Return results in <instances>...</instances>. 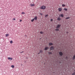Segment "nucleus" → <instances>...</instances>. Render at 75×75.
I'll return each instance as SVG.
<instances>
[{"label":"nucleus","instance_id":"nucleus-30","mask_svg":"<svg viewBox=\"0 0 75 75\" xmlns=\"http://www.w3.org/2000/svg\"><path fill=\"white\" fill-rule=\"evenodd\" d=\"M53 21V20L52 19H51V21Z\"/></svg>","mask_w":75,"mask_h":75},{"label":"nucleus","instance_id":"nucleus-25","mask_svg":"<svg viewBox=\"0 0 75 75\" xmlns=\"http://www.w3.org/2000/svg\"><path fill=\"white\" fill-rule=\"evenodd\" d=\"M55 30L56 31H59V29H55Z\"/></svg>","mask_w":75,"mask_h":75},{"label":"nucleus","instance_id":"nucleus-31","mask_svg":"<svg viewBox=\"0 0 75 75\" xmlns=\"http://www.w3.org/2000/svg\"><path fill=\"white\" fill-rule=\"evenodd\" d=\"M40 15H41V16H42V13H40Z\"/></svg>","mask_w":75,"mask_h":75},{"label":"nucleus","instance_id":"nucleus-13","mask_svg":"<svg viewBox=\"0 0 75 75\" xmlns=\"http://www.w3.org/2000/svg\"><path fill=\"white\" fill-rule=\"evenodd\" d=\"M11 68H14V65H12L11 66Z\"/></svg>","mask_w":75,"mask_h":75},{"label":"nucleus","instance_id":"nucleus-15","mask_svg":"<svg viewBox=\"0 0 75 75\" xmlns=\"http://www.w3.org/2000/svg\"><path fill=\"white\" fill-rule=\"evenodd\" d=\"M64 10H65V11H67L68 10V9L66 8H64Z\"/></svg>","mask_w":75,"mask_h":75},{"label":"nucleus","instance_id":"nucleus-14","mask_svg":"<svg viewBox=\"0 0 75 75\" xmlns=\"http://www.w3.org/2000/svg\"><path fill=\"white\" fill-rule=\"evenodd\" d=\"M57 20H58L59 21L61 20V18H57Z\"/></svg>","mask_w":75,"mask_h":75},{"label":"nucleus","instance_id":"nucleus-6","mask_svg":"<svg viewBox=\"0 0 75 75\" xmlns=\"http://www.w3.org/2000/svg\"><path fill=\"white\" fill-rule=\"evenodd\" d=\"M50 49L51 50H54V47L52 46L50 47Z\"/></svg>","mask_w":75,"mask_h":75},{"label":"nucleus","instance_id":"nucleus-23","mask_svg":"<svg viewBox=\"0 0 75 75\" xmlns=\"http://www.w3.org/2000/svg\"><path fill=\"white\" fill-rule=\"evenodd\" d=\"M70 18L69 17L66 18V19H69V18Z\"/></svg>","mask_w":75,"mask_h":75},{"label":"nucleus","instance_id":"nucleus-29","mask_svg":"<svg viewBox=\"0 0 75 75\" xmlns=\"http://www.w3.org/2000/svg\"><path fill=\"white\" fill-rule=\"evenodd\" d=\"M42 52V51L41 50L40 51V52Z\"/></svg>","mask_w":75,"mask_h":75},{"label":"nucleus","instance_id":"nucleus-11","mask_svg":"<svg viewBox=\"0 0 75 75\" xmlns=\"http://www.w3.org/2000/svg\"><path fill=\"white\" fill-rule=\"evenodd\" d=\"M5 36H6V37H7L8 36H9V34H6L5 35Z\"/></svg>","mask_w":75,"mask_h":75},{"label":"nucleus","instance_id":"nucleus-27","mask_svg":"<svg viewBox=\"0 0 75 75\" xmlns=\"http://www.w3.org/2000/svg\"><path fill=\"white\" fill-rule=\"evenodd\" d=\"M72 75H75V72L72 74Z\"/></svg>","mask_w":75,"mask_h":75},{"label":"nucleus","instance_id":"nucleus-3","mask_svg":"<svg viewBox=\"0 0 75 75\" xmlns=\"http://www.w3.org/2000/svg\"><path fill=\"white\" fill-rule=\"evenodd\" d=\"M8 59H9L10 61H11L13 59V58H11V57H9L8 58Z\"/></svg>","mask_w":75,"mask_h":75},{"label":"nucleus","instance_id":"nucleus-10","mask_svg":"<svg viewBox=\"0 0 75 75\" xmlns=\"http://www.w3.org/2000/svg\"><path fill=\"white\" fill-rule=\"evenodd\" d=\"M49 45H53V44L52 43H49Z\"/></svg>","mask_w":75,"mask_h":75},{"label":"nucleus","instance_id":"nucleus-5","mask_svg":"<svg viewBox=\"0 0 75 75\" xmlns=\"http://www.w3.org/2000/svg\"><path fill=\"white\" fill-rule=\"evenodd\" d=\"M59 54L60 56H62V55H63V54L62 53V52H59Z\"/></svg>","mask_w":75,"mask_h":75},{"label":"nucleus","instance_id":"nucleus-32","mask_svg":"<svg viewBox=\"0 0 75 75\" xmlns=\"http://www.w3.org/2000/svg\"><path fill=\"white\" fill-rule=\"evenodd\" d=\"M21 21H22V20H20V22H21Z\"/></svg>","mask_w":75,"mask_h":75},{"label":"nucleus","instance_id":"nucleus-18","mask_svg":"<svg viewBox=\"0 0 75 75\" xmlns=\"http://www.w3.org/2000/svg\"><path fill=\"white\" fill-rule=\"evenodd\" d=\"M34 20V19H33L31 20L32 22H33Z\"/></svg>","mask_w":75,"mask_h":75},{"label":"nucleus","instance_id":"nucleus-9","mask_svg":"<svg viewBox=\"0 0 75 75\" xmlns=\"http://www.w3.org/2000/svg\"><path fill=\"white\" fill-rule=\"evenodd\" d=\"M49 48L48 47H45V50H47Z\"/></svg>","mask_w":75,"mask_h":75},{"label":"nucleus","instance_id":"nucleus-17","mask_svg":"<svg viewBox=\"0 0 75 75\" xmlns=\"http://www.w3.org/2000/svg\"><path fill=\"white\" fill-rule=\"evenodd\" d=\"M25 14V13L24 12H22V14Z\"/></svg>","mask_w":75,"mask_h":75},{"label":"nucleus","instance_id":"nucleus-16","mask_svg":"<svg viewBox=\"0 0 75 75\" xmlns=\"http://www.w3.org/2000/svg\"><path fill=\"white\" fill-rule=\"evenodd\" d=\"M66 5L65 4H62V7H65Z\"/></svg>","mask_w":75,"mask_h":75},{"label":"nucleus","instance_id":"nucleus-26","mask_svg":"<svg viewBox=\"0 0 75 75\" xmlns=\"http://www.w3.org/2000/svg\"><path fill=\"white\" fill-rule=\"evenodd\" d=\"M40 34H42L43 33V32H40Z\"/></svg>","mask_w":75,"mask_h":75},{"label":"nucleus","instance_id":"nucleus-33","mask_svg":"<svg viewBox=\"0 0 75 75\" xmlns=\"http://www.w3.org/2000/svg\"><path fill=\"white\" fill-rule=\"evenodd\" d=\"M38 54H40V52L38 53Z\"/></svg>","mask_w":75,"mask_h":75},{"label":"nucleus","instance_id":"nucleus-1","mask_svg":"<svg viewBox=\"0 0 75 75\" xmlns=\"http://www.w3.org/2000/svg\"><path fill=\"white\" fill-rule=\"evenodd\" d=\"M46 8L45 6H41L40 7V9H42V10H45V8Z\"/></svg>","mask_w":75,"mask_h":75},{"label":"nucleus","instance_id":"nucleus-12","mask_svg":"<svg viewBox=\"0 0 75 75\" xmlns=\"http://www.w3.org/2000/svg\"><path fill=\"white\" fill-rule=\"evenodd\" d=\"M60 16L62 17H64V15L63 14H61L60 15Z\"/></svg>","mask_w":75,"mask_h":75},{"label":"nucleus","instance_id":"nucleus-21","mask_svg":"<svg viewBox=\"0 0 75 75\" xmlns=\"http://www.w3.org/2000/svg\"><path fill=\"white\" fill-rule=\"evenodd\" d=\"M48 54H52V53L51 52H49Z\"/></svg>","mask_w":75,"mask_h":75},{"label":"nucleus","instance_id":"nucleus-4","mask_svg":"<svg viewBox=\"0 0 75 75\" xmlns=\"http://www.w3.org/2000/svg\"><path fill=\"white\" fill-rule=\"evenodd\" d=\"M62 10V9L61 8H58V10L59 11H61Z\"/></svg>","mask_w":75,"mask_h":75},{"label":"nucleus","instance_id":"nucleus-22","mask_svg":"<svg viewBox=\"0 0 75 75\" xmlns=\"http://www.w3.org/2000/svg\"><path fill=\"white\" fill-rule=\"evenodd\" d=\"M48 15H46L45 16V17H48Z\"/></svg>","mask_w":75,"mask_h":75},{"label":"nucleus","instance_id":"nucleus-19","mask_svg":"<svg viewBox=\"0 0 75 75\" xmlns=\"http://www.w3.org/2000/svg\"><path fill=\"white\" fill-rule=\"evenodd\" d=\"M75 58V55H74L73 58V59H74Z\"/></svg>","mask_w":75,"mask_h":75},{"label":"nucleus","instance_id":"nucleus-7","mask_svg":"<svg viewBox=\"0 0 75 75\" xmlns=\"http://www.w3.org/2000/svg\"><path fill=\"white\" fill-rule=\"evenodd\" d=\"M34 19V20H37V16H36L35 18Z\"/></svg>","mask_w":75,"mask_h":75},{"label":"nucleus","instance_id":"nucleus-28","mask_svg":"<svg viewBox=\"0 0 75 75\" xmlns=\"http://www.w3.org/2000/svg\"><path fill=\"white\" fill-rule=\"evenodd\" d=\"M23 52H24V51H22V52H20V53L22 54V53H23Z\"/></svg>","mask_w":75,"mask_h":75},{"label":"nucleus","instance_id":"nucleus-20","mask_svg":"<svg viewBox=\"0 0 75 75\" xmlns=\"http://www.w3.org/2000/svg\"><path fill=\"white\" fill-rule=\"evenodd\" d=\"M10 43H11V44H12V43H13V41H11L10 42Z\"/></svg>","mask_w":75,"mask_h":75},{"label":"nucleus","instance_id":"nucleus-24","mask_svg":"<svg viewBox=\"0 0 75 75\" xmlns=\"http://www.w3.org/2000/svg\"><path fill=\"white\" fill-rule=\"evenodd\" d=\"M12 20H16V18H13V19Z\"/></svg>","mask_w":75,"mask_h":75},{"label":"nucleus","instance_id":"nucleus-8","mask_svg":"<svg viewBox=\"0 0 75 75\" xmlns=\"http://www.w3.org/2000/svg\"><path fill=\"white\" fill-rule=\"evenodd\" d=\"M30 6L31 7H33V6H35V5H34V4H30Z\"/></svg>","mask_w":75,"mask_h":75},{"label":"nucleus","instance_id":"nucleus-2","mask_svg":"<svg viewBox=\"0 0 75 75\" xmlns=\"http://www.w3.org/2000/svg\"><path fill=\"white\" fill-rule=\"evenodd\" d=\"M60 27H61V25H58L56 28H59Z\"/></svg>","mask_w":75,"mask_h":75}]
</instances>
